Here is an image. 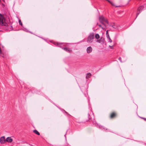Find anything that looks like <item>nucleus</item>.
<instances>
[{"label": "nucleus", "mask_w": 146, "mask_h": 146, "mask_svg": "<svg viewBox=\"0 0 146 146\" xmlns=\"http://www.w3.org/2000/svg\"><path fill=\"white\" fill-rule=\"evenodd\" d=\"M107 36V38L109 39V42H112V40L110 38L109 35H108Z\"/></svg>", "instance_id": "nucleus-15"}, {"label": "nucleus", "mask_w": 146, "mask_h": 146, "mask_svg": "<svg viewBox=\"0 0 146 146\" xmlns=\"http://www.w3.org/2000/svg\"><path fill=\"white\" fill-rule=\"evenodd\" d=\"M143 6H141L139 7L138 9H137V16L139 15V14L141 12V11L143 10Z\"/></svg>", "instance_id": "nucleus-6"}, {"label": "nucleus", "mask_w": 146, "mask_h": 146, "mask_svg": "<svg viewBox=\"0 0 146 146\" xmlns=\"http://www.w3.org/2000/svg\"><path fill=\"white\" fill-rule=\"evenodd\" d=\"M110 26L114 29H118L119 28L118 26L114 23L113 24V25H111Z\"/></svg>", "instance_id": "nucleus-11"}, {"label": "nucleus", "mask_w": 146, "mask_h": 146, "mask_svg": "<svg viewBox=\"0 0 146 146\" xmlns=\"http://www.w3.org/2000/svg\"><path fill=\"white\" fill-rule=\"evenodd\" d=\"M101 23V25H99L98 23H97V25H98L100 28H101L103 29H106V26L104 23Z\"/></svg>", "instance_id": "nucleus-5"}, {"label": "nucleus", "mask_w": 146, "mask_h": 146, "mask_svg": "<svg viewBox=\"0 0 146 146\" xmlns=\"http://www.w3.org/2000/svg\"><path fill=\"white\" fill-rule=\"evenodd\" d=\"M6 141V140L5 139V137L4 136H3L1 137L0 138V142L1 144L4 143Z\"/></svg>", "instance_id": "nucleus-7"}, {"label": "nucleus", "mask_w": 146, "mask_h": 146, "mask_svg": "<svg viewBox=\"0 0 146 146\" xmlns=\"http://www.w3.org/2000/svg\"><path fill=\"white\" fill-rule=\"evenodd\" d=\"M108 30L107 31H106V35H107V36L108 35H109L108 34Z\"/></svg>", "instance_id": "nucleus-20"}, {"label": "nucleus", "mask_w": 146, "mask_h": 146, "mask_svg": "<svg viewBox=\"0 0 146 146\" xmlns=\"http://www.w3.org/2000/svg\"><path fill=\"white\" fill-rule=\"evenodd\" d=\"M117 116V113L115 112H113L111 113L110 115V117L111 119L114 118Z\"/></svg>", "instance_id": "nucleus-4"}, {"label": "nucleus", "mask_w": 146, "mask_h": 146, "mask_svg": "<svg viewBox=\"0 0 146 146\" xmlns=\"http://www.w3.org/2000/svg\"><path fill=\"white\" fill-rule=\"evenodd\" d=\"M0 56L2 57L3 58L4 57V55L3 53L2 52V54H0Z\"/></svg>", "instance_id": "nucleus-16"}, {"label": "nucleus", "mask_w": 146, "mask_h": 146, "mask_svg": "<svg viewBox=\"0 0 146 146\" xmlns=\"http://www.w3.org/2000/svg\"><path fill=\"white\" fill-rule=\"evenodd\" d=\"M13 139L10 137H7L6 139V141L8 142L11 143L13 141Z\"/></svg>", "instance_id": "nucleus-10"}, {"label": "nucleus", "mask_w": 146, "mask_h": 146, "mask_svg": "<svg viewBox=\"0 0 146 146\" xmlns=\"http://www.w3.org/2000/svg\"><path fill=\"white\" fill-rule=\"evenodd\" d=\"M91 76V74L90 73H88L87 74L86 78H88L90 77Z\"/></svg>", "instance_id": "nucleus-14"}, {"label": "nucleus", "mask_w": 146, "mask_h": 146, "mask_svg": "<svg viewBox=\"0 0 146 146\" xmlns=\"http://www.w3.org/2000/svg\"><path fill=\"white\" fill-rule=\"evenodd\" d=\"M92 47L90 46L88 47L86 49L87 53L88 54H89L92 52Z\"/></svg>", "instance_id": "nucleus-9"}, {"label": "nucleus", "mask_w": 146, "mask_h": 146, "mask_svg": "<svg viewBox=\"0 0 146 146\" xmlns=\"http://www.w3.org/2000/svg\"><path fill=\"white\" fill-rule=\"evenodd\" d=\"M109 47H110V48L111 49H113V46H109Z\"/></svg>", "instance_id": "nucleus-19"}, {"label": "nucleus", "mask_w": 146, "mask_h": 146, "mask_svg": "<svg viewBox=\"0 0 146 146\" xmlns=\"http://www.w3.org/2000/svg\"><path fill=\"white\" fill-rule=\"evenodd\" d=\"M94 34L92 33L90 34L87 38V42L89 43H92L94 39Z\"/></svg>", "instance_id": "nucleus-2"}, {"label": "nucleus", "mask_w": 146, "mask_h": 146, "mask_svg": "<svg viewBox=\"0 0 146 146\" xmlns=\"http://www.w3.org/2000/svg\"><path fill=\"white\" fill-rule=\"evenodd\" d=\"M0 25L1 26H7V24L5 21V17L3 15L0 14Z\"/></svg>", "instance_id": "nucleus-1"}, {"label": "nucleus", "mask_w": 146, "mask_h": 146, "mask_svg": "<svg viewBox=\"0 0 146 146\" xmlns=\"http://www.w3.org/2000/svg\"><path fill=\"white\" fill-rule=\"evenodd\" d=\"M19 23L20 25H22V22H21V20H19Z\"/></svg>", "instance_id": "nucleus-17"}, {"label": "nucleus", "mask_w": 146, "mask_h": 146, "mask_svg": "<svg viewBox=\"0 0 146 146\" xmlns=\"http://www.w3.org/2000/svg\"><path fill=\"white\" fill-rule=\"evenodd\" d=\"M99 20L100 23H104V22H105L107 24H108V21L107 19L102 16L100 17Z\"/></svg>", "instance_id": "nucleus-3"}, {"label": "nucleus", "mask_w": 146, "mask_h": 146, "mask_svg": "<svg viewBox=\"0 0 146 146\" xmlns=\"http://www.w3.org/2000/svg\"><path fill=\"white\" fill-rule=\"evenodd\" d=\"M107 1L109 2L112 5H113V4L110 1H109V0H106Z\"/></svg>", "instance_id": "nucleus-18"}, {"label": "nucleus", "mask_w": 146, "mask_h": 146, "mask_svg": "<svg viewBox=\"0 0 146 146\" xmlns=\"http://www.w3.org/2000/svg\"><path fill=\"white\" fill-rule=\"evenodd\" d=\"M33 132L37 135H40V133L36 130H34L33 131Z\"/></svg>", "instance_id": "nucleus-12"}, {"label": "nucleus", "mask_w": 146, "mask_h": 146, "mask_svg": "<svg viewBox=\"0 0 146 146\" xmlns=\"http://www.w3.org/2000/svg\"><path fill=\"white\" fill-rule=\"evenodd\" d=\"M95 38L96 39H98L97 40V42L99 43H100L101 42V40L100 39L98 40V39H99L100 37L99 35L98 34H96L95 35Z\"/></svg>", "instance_id": "nucleus-8"}, {"label": "nucleus", "mask_w": 146, "mask_h": 146, "mask_svg": "<svg viewBox=\"0 0 146 146\" xmlns=\"http://www.w3.org/2000/svg\"><path fill=\"white\" fill-rule=\"evenodd\" d=\"M63 49L65 51H68L69 52H70L72 51L71 50H70V49L69 48H68L66 47L65 48H63Z\"/></svg>", "instance_id": "nucleus-13"}]
</instances>
